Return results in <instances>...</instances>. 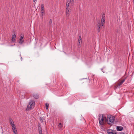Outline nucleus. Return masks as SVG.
Segmentation results:
<instances>
[{
    "mask_svg": "<svg viewBox=\"0 0 134 134\" xmlns=\"http://www.w3.org/2000/svg\"><path fill=\"white\" fill-rule=\"evenodd\" d=\"M115 119V117L114 116H112L111 115H108L107 118L106 120V121L109 124H110L113 123Z\"/></svg>",
    "mask_w": 134,
    "mask_h": 134,
    "instance_id": "nucleus-1",
    "label": "nucleus"
},
{
    "mask_svg": "<svg viewBox=\"0 0 134 134\" xmlns=\"http://www.w3.org/2000/svg\"><path fill=\"white\" fill-rule=\"evenodd\" d=\"M35 104V102L33 100H30L28 105L27 109L30 110L33 108L34 107Z\"/></svg>",
    "mask_w": 134,
    "mask_h": 134,
    "instance_id": "nucleus-2",
    "label": "nucleus"
},
{
    "mask_svg": "<svg viewBox=\"0 0 134 134\" xmlns=\"http://www.w3.org/2000/svg\"><path fill=\"white\" fill-rule=\"evenodd\" d=\"M106 119V117L104 116L103 114H100L99 117V124L102 125L104 124L103 121L104 120Z\"/></svg>",
    "mask_w": 134,
    "mask_h": 134,
    "instance_id": "nucleus-3",
    "label": "nucleus"
},
{
    "mask_svg": "<svg viewBox=\"0 0 134 134\" xmlns=\"http://www.w3.org/2000/svg\"><path fill=\"white\" fill-rule=\"evenodd\" d=\"M41 12L42 16L44 14V7L43 4H42L41 5Z\"/></svg>",
    "mask_w": 134,
    "mask_h": 134,
    "instance_id": "nucleus-4",
    "label": "nucleus"
},
{
    "mask_svg": "<svg viewBox=\"0 0 134 134\" xmlns=\"http://www.w3.org/2000/svg\"><path fill=\"white\" fill-rule=\"evenodd\" d=\"M82 43V38L81 36H79V38L78 39V45L79 46Z\"/></svg>",
    "mask_w": 134,
    "mask_h": 134,
    "instance_id": "nucleus-5",
    "label": "nucleus"
},
{
    "mask_svg": "<svg viewBox=\"0 0 134 134\" xmlns=\"http://www.w3.org/2000/svg\"><path fill=\"white\" fill-rule=\"evenodd\" d=\"M101 24L100 23H98L97 25L98 28H97V31H98L99 32H100V27L102 26Z\"/></svg>",
    "mask_w": 134,
    "mask_h": 134,
    "instance_id": "nucleus-6",
    "label": "nucleus"
},
{
    "mask_svg": "<svg viewBox=\"0 0 134 134\" xmlns=\"http://www.w3.org/2000/svg\"><path fill=\"white\" fill-rule=\"evenodd\" d=\"M38 129L40 134H42L41 127L40 124L38 125Z\"/></svg>",
    "mask_w": 134,
    "mask_h": 134,
    "instance_id": "nucleus-7",
    "label": "nucleus"
},
{
    "mask_svg": "<svg viewBox=\"0 0 134 134\" xmlns=\"http://www.w3.org/2000/svg\"><path fill=\"white\" fill-rule=\"evenodd\" d=\"M123 129V128L122 126H117L116 127L117 130L119 131H121Z\"/></svg>",
    "mask_w": 134,
    "mask_h": 134,
    "instance_id": "nucleus-8",
    "label": "nucleus"
},
{
    "mask_svg": "<svg viewBox=\"0 0 134 134\" xmlns=\"http://www.w3.org/2000/svg\"><path fill=\"white\" fill-rule=\"evenodd\" d=\"M125 79H124L122 80H121L120 82L118 83V85L120 86L125 81Z\"/></svg>",
    "mask_w": 134,
    "mask_h": 134,
    "instance_id": "nucleus-9",
    "label": "nucleus"
},
{
    "mask_svg": "<svg viewBox=\"0 0 134 134\" xmlns=\"http://www.w3.org/2000/svg\"><path fill=\"white\" fill-rule=\"evenodd\" d=\"M69 8H66V16L68 17L69 16Z\"/></svg>",
    "mask_w": 134,
    "mask_h": 134,
    "instance_id": "nucleus-10",
    "label": "nucleus"
},
{
    "mask_svg": "<svg viewBox=\"0 0 134 134\" xmlns=\"http://www.w3.org/2000/svg\"><path fill=\"white\" fill-rule=\"evenodd\" d=\"M105 20V18H102V19L101 20V25H102V26H103V25L104 24Z\"/></svg>",
    "mask_w": 134,
    "mask_h": 134,
    "instance_id": "nucleus-11",
    "label": "nucleus"
},
{
    "mask_svg": "<svg viewBox=\"0 0 134 134\" xmlns=\"http://www.w3.org/2000/svg\"><path fill=\"white\" fill-rule=\"evenodd\" d=\"M16 37V35L15 34H14V35L12 36V41L13 42H14L15 41V40L14 39Z\"/></svg>",
    "mask_w": 134,
    "mask_h": 134,
    "instance_id": "nucleus-12",
    "label": "nucleus"
},
{
    "mask_svg": "<svg viewBox=\"0 0 134 134\" xmlns=\"http://www.w3.org/2000/svg\"><path fill=\"white\" fill-rule=\"evenodd\" d=\"M19 43L22 44L24 41L23 38V37L21 36L20 38Z\"/></svg>",
    "mask_w": 134,
    "mask_h": 134,
    "instance_id": "nucleus-13",
    "label": "nucleus"
},
{
    "mask_svg": "<svg viewBox=\"0 0 134 134\" xmlns=\"http://www.w3.org/2000/svg\"><path fill=\"white\" fill-rule=\"evenodd\" d=\"M33 97L35 98V99H38V95L37 94H35L33 95Z\"/></svg>",
    "mask_w": 134,
    "mask_h": 134,
    "instance_id": "nucleus-14",
    "label": "nucleus"
},
{
    "mask_svg": "<svg viewBox=\"0 0 134 134\" xmlns=\"http://www.w3.org/2000/svg\"><path fill=\"white\" fill-rule=\"evenodd\" d=\"M12 129L15 134H16V133L17 132L16 128L15 127L12 128Z\"/></svg>",
    "mask_w": 134,
    "mask_h": 134,
    "instance_id": "nucleus-15",
    "label": "nucleus"
},
{
    "mask_svg": "<svg viewBox=\"0 0 134 134\" xmlns=\"http://www.w3.org/2000/svg\"><path fill=\"white\" fill-rule=\"evenodd\" d=\"M70 3V2H69V3H68V1L67 2L66 4V8H69V3Z\"/></svg>",
    "mask_w": 134,
    "mask_h": 134,
    "instance_id": "nucleus-16",
    "label": "nucleus"
},
{
    "mask_svg": "<svg viewBox=\"0 0 134 134\" xmlns=\"http://www.w3.org/2000/svg\"><path fill=\"white\" fill-rule=\"evenodd\" d=\"M112 130H107V132L109 134H111L113 132L112 131Z\"/></svg>",
    "mask_w": 134,
    "mask_h": 134,
    "instance_id": "nucleus-17",
    "label": "nucleus"
},
{
    "mask_svg": "<svg viewBox=\"0 0 134 134\" xmlns=\"http://www.w3.org/2000/svg\"><path fill=\"white\" fill-rule=\"evenodd\" d=\"M46 109L47 110L48 108L49 104L47 103H46L45 104Z\"/></svg>",
    "mask_w": 134,
    "mask_h": 134,
    "instance_id": "nucleus-18",
    "label": "nucleus"
},
{
    "mask_svg": "<svg viewBox=\"0 0 134 134\" xmlns=\"http://www.w3.org/2000/svg\"><path fill=\"white\" fill-rule=\"evenodd\" d=\"M52 20L51 19H50L49 22V25H51L52 24Z\"/></svg>",
    "mask_w": 134,
    "mask_h": 134,
    "instance_id": "nucleus-19",
    "label": "nucleus"
},
{
    "mask_svg": "<svg viewBox=\"0 0 134 134\" xmlns=\"http://www.w3.org/2000/svg\"><path fill=\"white\" fill-rule=\"evenodd\" d=\"M58 126H59V128H60V129H62L63 127L61 123H59V125H58Z\"/></svg>",
    "mask_w": 134,
    "mask_h": 134,
    "instance_id": "nucleus-20",
    "label": "nucleus"
},
{
    "mask_svg": "<svg viewBox=\"0 0 134 134\" xmlns=\"http://www.w3.org/2000/svg\"><path fill=\"white\" fill-rule=\"evenodd\" d=\"M39 120L41 122H43V120L42 118L40 117V118H39Z\"/></svg>",
    "mask_w": 134,
    "mask_h": 134,
    "instance_id": "nucleus-21",
    "label": "nucleus"
},
{
    "mask_svg": "<svg viewBox=\"0 0 134 134\" xmlns=\"http://www.w3.org/2000/svg\"><path fill=\"white\" fill-rule=\"evenodd\" d=\"M11 124V126L12 127V128H13V127H15V125L14 124L12 123V124Z\"/></svg>",
    "mask_w": 134,
    "mask_h": 134,
    "instance_id": "nucleus-22",
    "label": "nucleus"
},
{
    "mask_svg": "<svg viewBox=\"0 0 134 134\" xmlns=\"http://www.w3.org/2000/svg\"><path fill=\"white\" fill-rule=\"evenodd\" d=\"M10 124H11L12 123H13V120L12 119H10Z\"/></svg>",
    "mask_w": 134,
    "mask_h": 134,
    "instance_id": "nucleus-23",
    "label": "nucleus"
},
{
    "mask_svg": "<svg viewBox=\"0 0 134 134\" xmlns=\"http://www.w3.org/2000/svg\"><path fill=\"white\" fill-rule=\"evenodd\" d=\"M102 18H105V14L104 13H103L102 16Z\"/></svg>",
    "mask_w": 134,
    "mask_h": 134,
    "instance_id": "nucleus-24",
    "label": "nucleus"
},
{
    "mask_svg": "<svg viewBox=\"0 0 134 134\" xmlns=\"http://www.w3.org/2000/svg\"><path fill=\"white\" fill-rule=\"evenodd\" d=\"M119 134H124V133L123 132H121L119 133Z\"/></svg>",
    "mask_w": 134,
    "mask_h": 134,
    "instance_id": "nucleus-25",
    "label": "nucleus"
},
{
    "mask_svg": "<svg viewBox=\"0 0 134 134\" xmlns=\"http://www.w3.org/2000/svg\"><path fill=\"white\" fill-rule=\"evenodd\" d=\"M111 134H117L115 132H112Z\"/></svg>",
    "mask_w": 134,
    "mask_h": 134,
    "instance_id": "nucleus-26",
    "label": "nucleus"
},
{
    "mask_svg": "<svg viewBox=\"0 0 134 134\" xmlns=\"http://www.w3.org/2000/svg\"><path fill=\"white\" fill-rule=\"evenodd\" d=\"M36 0H33V1H34V2H35V1Z\"/></svg>",
    "mask_w": 134,
    "mask_h": 134,
    "instance_id": "nucleus-27",
    "label": "nucleus"
}]
</instances>
